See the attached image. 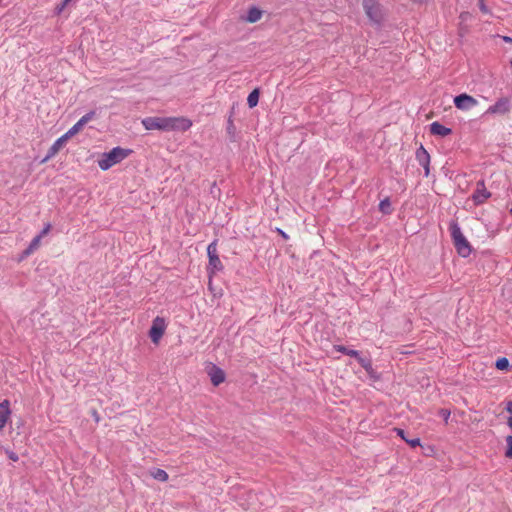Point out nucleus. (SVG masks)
I'll list each match as a JSON object with an SVG mask.
<instances>
[{
  "instance_id": "20",
  "label": "nucleus",
  "mask_w": 512,
  "mask_h": 512,
  "mask_svg": "<svg viewBox=\"0 0 512 512\" xmlns=\"http://www.w3.org/2000/svg\"><path fill=\"white\" fill-rule=\"evenodd\" d=\"M226 132L229 136V140L231 142H235L236 141V127H235L233 119H232V114H230V116L227 120Z\"/></svg>"
},
{
  "instance_id": "21",
  "label": "nucleus",
  "mask_w": 512,
  "mask_h": 512,
  "mask_svg": "<svg viewBox=\"0 0 512 512\" xmlns=\"http://www.w3.org/2000/svg\"><path fill=\"white\" fill-rule=\"evenodd\" d=\"M150 474L155 480H158L160 482H165L169 478L168 473L160 468H154L153 470H151Z\"/></svg>"
},
{
  "instance_id": "2",
  "label": "nucleus",
  "mask_w": 512,
  "mask_h": 512,
  "mask_svg": "<svg viewBox=\"0 0 512 512\" xmlns=\"http://www.w3.org/2000/svg\"><path fill=\"white\" fill-rule=\"evenodd\" d=\"M363 11L368 18L369 24L379 30L381 29L388 16V10L379 2V0H362Z\"/></svg>"
},
{
  "instance_id": "39",
  "label": "nucleus",
  "mask_w": 512,
  "mask_h": 512,
  "mask_svg": "<svg viewBox=\"0 0 512 512\" xmlns=\"http://www.w3.org/2000/svg\"><path fill=\"white\" fill-rule=\"evenodd\" d=\"M440 413H441V415H442V416H444L445 418H448V417H449V415H450V411L445 410V409H442Z\"/></svg>"
},
{
  "instance_id": "8",
  "label": "nucleus",
  "mask_w": 512,
  "mask_h": 512,
  "mask_svg": "<svg viewBox=\"0 0 512 512\" xmlns=\"http://www.w3.org/2000/svg\"><path fill=\"white\" fill-rule=\"evenodd\" d=\"M453 102L455 107L462 111H469L478 104L477 99L467 93L456 95Z\"/></svg>"
},
{
  "instance_id": "5",
  "label": "nucleus",
  "mask_w": 512,
  "mask_h": 512,
  "mask_svg": "<svg viewBox=\"0 0 512 512\" xmlns=\"http://www.w3.org/2000/svg\"><path fill=\"white\" fill-rule=\"evenodd\" d=\"M217 239L212 241L207 247V255H208V269H211L212 272L222 271L224 266L218 256L217 252Z\"/></svg>"
},
{
  "instance_id": "34",
  "label": "nucleus",
  "mask_w": 512,
  "mask_h": 512,
  "mask_svg": "<svg viewBox=\"0 0 512 512\" xmlns=\"http://www.w3.org/2000/svg\"><path fill=\"white\" fill-rule=\"evenodd\" d=\"M33 252L32 251H28V247L23 250L22 254H21V260L28 257L29 255H31Z\"/></svg>"
},
{
  "instance_id": "11",
  "label": "nucleus",
  "mask_w": 512,
  "mask_h": 512,
  "mask_svg": "<svg viewBox=\"0 0 512 512\" xmlns=\"http://www.w3.org/2000/svg\"><path fill=\"white\" fill-rule=\"evenodd\" d=\"M69 139L63 134L59 137L48 149L46 156L41 160V163H46L48 160L53 158L65 145Z\"/></svg>"
},
{
  "instance_id": "22",
  "label": "nucleus",
  "mask_w": 512,
  "mask_h": 512,
  "mask_svg": "<svg viewBox=\"0 0 512 512\" xmlns=\"http://www.w3.org/2000/svg\"><path fill=\"white\" fill-rule=\"evenodd\" d=\"M379 211L384 215H390L392 213L391 201L389 197L381 200L379 203Z\"/></svg>"
},
{
  "instance_id": "13",
  "label": "nucleus",
  "mask_w": 512,
  "mask_h": 512,
  "mask_svg": "<svg viewBox=\"0 0 512 512\" xmlns=\"http://www.w3.org/2000/svg\"><path fill=\"white\" fill-rule=\"evenodd\" d=\"M10 401L8 399H4L0 403V430H2L10 417Z\"/></svg>"
},
{
  "instance_id": "29",
  "label": "nucleus",
  "mask_w": 512,
  "mask_h": 512,
  "mask_svg": "<svg viewBox=\"0 0 512 512\" xmlns=\"http://www.w3.org/2000/svg\"><path fill=\"white\" fill-rule=\"evenodd\" d=\"M4 451H5V454L7 455V457H8L10 460H12V461H14V462H16V461H18V460H19L18 455H17L14 451H12V450H10V449H8V448H4Z\"/></svg>"
},
{
  "instance_id": "26",
  "label": "nucleus",
  "mask_w": 512,
  "mask_h": 512,
  "mask_svg": "<svg viewBox=\"0 0 512 512\" xmlns=\"http://www.w3.org/2000/svg\"><path fill=\"white\" fill-rule=\"evenodd\" d=\"M40 241L41 238L36 235L28 245V251L34 252L35 250H37L40 245Z\"/></svg>"
},
{
  "instance_id": "28",
  "label": "nucleus",
  "mask_w": 512,
  "mask_h": 512,
  "mask_svg": "<svg viewBox=\"0 0 512 512\" xmlns=\"http://www.w3.org/2000/svg\"><path fill=\"white\" fill-rule=\"evenodd\" d=\"M471 18H472V14L470 12H468V11H463L459 15V19H460V23L461 24H464L465 22H467Z\"/></svg>"
},
{
  "instance_id": "41",
  "label": "nucleus",
  "mask_w": 512,
  "mask_h": 512,
  "mask_svg": "<svg viewBox=\"0 0 512 512\" xmlns=\"http://www.w3.org/2000/svg\"><path fill=\"white\" fill-rule=\"evenodd\" d=\"M510 65L512 66V59H511V61H510Z\"/></svg>"
},
{
  "instance_id": "18",
  "label": "nucleus",
  "mask_w": 512,
  "mask_h": 512,
  "mask_svg": "<svg viewBox=\"0 0 512 512\" xmlns=\"http://www.w3.org/2000/svg\"><path fill=\"white\" fill-rule=\"evenodd\" d=\"M334 349L337 351V352H340L344 355H348V356H351L353 358H355L356 360H358L361 356L360 352L357 351V350H354V349H350L344 345H334Z\"/></svg>"
},
{
  "instance_id": "7",
  "label": "nucleus",
  "mask_w": 512,
  "mask_h": 512,
  "mask_svg": "<svg viewBox=\"0 0 512 512\" xmlns=\"http://www.w3.org/2000/svg\"><path fill=\"white\" fill-rule=\"evenodd\" d=\"M511 110V102L508 97L499 98L493 105L489 106L485 114L506 115Z\"/></svg>"
},
{
  "instance_id": "37",
  "label": "nucleus",
  "mask_w": 512,
  "mask_h": 512,
  "mask_svg": "<svg viewBox=\"0 0 512 512\" xmlns=\"http://www.w3.org/2000/svg\"><path fill=\"white\" fill-rule=\"evenodd\" d=\"M424 168V176L428 177L430 174V165L422 166Z\"/></svg>"
},
{
  "instance_id": "35",
  "label": "nucleus",
  "mask_w": 512,
  "mask_h": 512,
  "mask_svg": "<svg viewBox=\"0 0 512 512\" xmlns=\"http://www.w3.org/2000/svg\"><path fill=\"white\" fill-rule=\"evenodd\" d=\"M505 410L512 415V400L506 403Z\"/></svg>"
},
{
  "instance_id": "33",
  "label": "nucleus",
  "mask_w": 512,
  "mask_h": 512,
  "mask_svg": "<svg viewBox=\"0 0 512 512\" xmlns=\"http://www.w3.org/2000/svg\"><path fill=\"white\" fill-rule=\"evenodd\" d=\"M276 232L284 239V240H288L289 239V236L286 232H284L282 229L280 228H276Z\"/></svg>"
},
{
  "instance_id": "30",
  "label": "nucleus",
  "mask_w": 512,
  "mask_h": 512,
  "mask_svg": "<svg viewBox=\"0 0 512 512\" xmlns=\"http://www.w3.org/2000/svg\"><path fill=\"white\" fill-rule=\"evenodd\" d=\"M478 6H479V9H480V11L482 13H484V14H490L491 13L490 9L486 6L484 0H479Z\"/></svg>"
},
{
  "instance_id": "9",
  "label": "nucleus",
  "mask_w": 512,
  "mask_h": 512,
  "mask_svg": "<svg viewBox=\"0 0 512 512\" xmlns=\"http://www.w3.org/2000/svg\"><path fill=\"white\" fill-rule=\"evenodd\" d=\"M491 197V193L486 189L483 180L477 182L476 189L472 194V200L476 205L483 204L486 199Z\"/></svg>"
},
{
  "instance_id": "36",
  "label": "nucleus",
  "mask_w": 512,
  "mask_h": 512,
  "mask_svg": "<svg viewBox=\"0 0 512 512\" xmlns=\"http://www.w3.org/2000/svg\"><path fill=\"white\" fill-rule=\"evenodd\" d=\"M459 29H460V32H461L460 34H461V35H463L464 33H467V32H468V28H467V26H465L464 24H461V23H460V28H459Z\"/></svg>"
},
{
  "instance_id": "1",
  "label": "nucleus",
  "mask_w": 512,
  "mask_h": 512,
  "mask_svg": "<svg viewBox=\"0 0 512 512\" xmlns=\"http://www.w3.org/2000/svg\"><path fill=\"white\" fill-rule=\"evenodd\" d=\"M142 125L146 130L160 131H181L185 132L192 126L189 118L180 117H146L142 120Z\"/></svg>"
},
{
  "instance_id": "14",
  "label": "nucleus",
  "mask_w": 512,
  "mask_h": 512,
  "mask_svg": "<svg viewBox=\"0 0 512 512\" xmlns=\"http://www.w3.org/2000/svg\"><path fill=\"white\" fill-rule=\"evenodd\" d=\"M429 131L434 136L446 137L452 133V129L442 125L440 122L435 121L430 124Z\"/></svg>"
},
{
  "instance_id": "25",
  "label": "nucleus",
  "mask_w": 512,
  "mask_h": 512,
  "mask_svg": "<svg viewBox=\"0 0 512 512\" xmlns=\"http://www.w3.org/2000/svg\"><path fill=\"white\" fill-rule=\"evenodd\" d=\"M96 116V111L91 110L85 115H83L78 121L82 123L83 126H85L89 121H91Z\"/></svg>"
},
{
  "instance_id": "3",
  "label": "nucleus",
  "mask_w": 512,
  "mask_h": 512,
  "mask_svg": "<svg viewBox=\"0 0 512 512\" xmlns=\"http://www.w3.org/2000/svg\"><path fill=\"white\" fill-rule=\"evenodd\" d=\"M133 151L125 149L120 146L112 148L109 152L102 154L101 159L98 161V166L101 170L106 171L115 164L120 163L127 158Z\"/></svg>"
},
{
  "instance_id": "16",
  "label": "nucleus",
  "mask_w": 512,
  "mask_h": 512,
  "mask_svg": "<svg viewBox=\"0 0 512 512\" xmlns=\"http://www.w3.org/2000/svg\"><path fill=\"white\" fill-rule=\"evenodd\" d=\"M394 431L396 432V434L402 439L404 440L410 447L412 448H415L417 446H420L421 445V442H420V438L416 437V438H408L406 436V431L402 428H394Z\"/></svg>"
},
{
  "instance_id": "10",
  "label": "nucleus",
  "mask_w": 512,
  "mask_h": 512,
  "mask_svg": "<svg viewBox=\"0 0 512 512\" xmlns=\"http://www.w3.org/2000/svg\"><path fill=\"white\" fill-rule=\"evenodd\" d=\"M207 373L211 383L216 387L225 381L226 374L224 370L215 364L211 363V365L207 367Z\"/></svg>"
},
{
  "instance_id": "32",
  "label": "nucleus",
  "mask_w": 512,
  "mask_h": 512,
  "mask_svg": "<svg viewBox=\"0 0 512 512\" xmlns=\"http://www.w3.org/2000/svg\"><path fill=\"white\" fill-rule=\"evenodd\" d=\"M68 4L69 3H65V0H63L59 5L56 6V13L60 14Z\"/></svg>"
},
{
  "instance_id": "19",
  "label": "nucleus",
  "mask_w": 512,
  "mask_h": 512,
  "mask_svg": "<svg viewBox=\"0 0 512 512\" xmlns=\"http://www.w3.org/2000/svg\"><path fill=\"white\" fill-rule=\"evenodd\" d=\"M259 97H260V89L259 88H255L253 89L248 97H247V105L249 108H254L258 105V102H259Z\"/></svg>"
},
{
  "instance_id": "24",
  "label": "nucleus",
  "mask_w": 512,
  "mask_h": 512,
  "mask_svg": "<svg viewBox=\"0 0 512 512\" xmlns=\"http://www.w3.org/2000/svg\"><path fill=\"white\" fill-rule=\"evenodd\" d=\"M84 126L82 125V123H80L79 121H77L66 133H64V135L70 139L71 137H73L74 135H76Z\"/></svg>"
},
{
  "instance_id": "40",
  "label": "nucleus",
  "mask_w": 512,
  "mask_h": 512,
  "mask_svg": "<svg viewBox=\"0 0 512 512\" xmlns=\"http://www.w3.org/2000/svg\"><path fill=\"white\" fill-rule=\"evenodd\" d=\"M507 425L509 426V428H511V429H512V415H511V414H510V416L508 417Z\"/></svg>"
},
{
  "instance_id": "38",
  "label": "nucleus",
  "mask_w": 512,
  "mask_h": 512,
  "mask_svg": "<svg viewBox=\"0 0 512 512\" xmlns=\"http://www.w3.org/2000/svg\"><path fill=\"white\" fill-rule=\"evenodd\" d=\"M501 39L506 42V43H511L512 44V37H509V36H500Z\"/></svg>"
},
{
  "instance_id": "17",
  "label": "nucleus",
  "mask_w": 512,
  "mask_h": 512,
  "mask_svg": "<svg viewBox=\"0 0 512 512\" xmlns=\"http://www.w3.org/2000/svg\"><path fill=\"white\" fill-rule=\"evenodd\" d=\"M263 11L259 8L253 6L249 8L245 20L249 23H255L259 21L262 17Z\"/></svg>"
},
{
  "instance_id": "6",
  "label": "nucleus",
  "mask_w": 512,
  "mask_h": 512,
  "mask_svg": "<svg viewBox=\"0 0 512 512\" xmlns=\"http://www.w3.org/2000/svg\"><path fill=\"white\" fill-rule=\"evenodd\" d=\"M166 322L162 317L157 316L153 319L152 325L149 329V337L154 344H158L160 339L165 333Z\"/></svg>"
},
{
  "instance_id": "23",
  "label": "nucleus",
  "mask_w": 512,
  "mask_h": 512,
  "mask_svg": "<svg viewBox=\"0 0 512 512\" xmlns=\"http://www.w3.org/2000/svg\"><path fill=\"white\" fill-rule=\"evenodd\" d=\"M495 367L501 371H509L511 369V364L508 358L500 357L496 360Z\"/></svg>"
},
{
  "instance_id": "31",
  "label": "nucleus",
  "mask_w": 512,
  "mask_h": 512,
  "mask_svg": "<svg viewBox=\"0 0 512 512\" xmlns=\"http://www.w3.org/2000/svg\"><path fill=\"white\" fill-rule=\"evenodd\" d=\"M51 229V224L50 223H47L45 225V227L41 230V232L37 235L38 237H40L41 239L46 235L48 234V232L50 231Z\"/></svg>"
},
{
  "instance_id": "27",
  "label": "nucleus",
  "mask_w": 512,
  "mask_h": 512,
  "mask_svg": "<svg viewBox=\"0 0 512 512\" xmlns=\"http://www.w3.org/2000/svg\"><path fill=\"white\" fill-rule=\"evenodd\" d=\"M507 448L505 451V457L512 459V435L506 437Z\"/></svg>"
},
{
  "instance_id": "15",
  "label": "nucleus",
  "mask_w": 512,
  "mask_h": 512,
  "mask_svg": "<svg viewBox=\"0 0 512 512\" xmlns=\"http://www.w3.org/2000/svg\"><path fill=\"white\" fill-rule=\"evenodd\" d=\"M415 158L420 166L430 165V154L423 145H420V147L416 150Z\"/></svg>"
},
{
  "instance_id": "4",
  "label": "nucleus",
  "mask_w": 512,
  "mask_h": 512,
  "mask_svg": "<svg viewBox=\"0 0 512 512\" xmlns=\"http://www.w3.org/2000/svg\"><path fill=\"white\" fill-rule=\"evenodd\" d=\"M451 238L457 253L466 258L471 254L472 247L461 231L459 224L452 221L449 226Z\"/></svg>"
},
{
  "instance_id": "12",
  "label": "nucleus",
  "mask_w": 512,
  "mask_h": 512,
  "mask_svg": "<svg viewBox=\"0 0 512 512\" xmlns=\"http://www.w3.org/2000/svg\"><path fill=\"white\" fill-rule=\"evenodd\" d=\"M357 362L361 365V367L364 368V370L367 372L370 379H372L373 381L380 380L381 376L373 368L372 361L370 358L360 356V358L357 360Z\"/></svg>"
}]
</instances>
